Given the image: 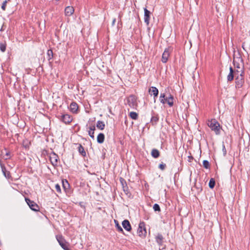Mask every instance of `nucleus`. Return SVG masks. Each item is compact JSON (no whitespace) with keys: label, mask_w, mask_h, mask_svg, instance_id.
<instances>
[{"label":"nucleus","mask_w":250,"mask_h":250,"mask_svg":"<svg viewBox=\"0 0 250 250\" xmlns=\"http://www.w3.org/2000/svg\"><path fill=\"white\" fill-rule=\"evenodd\" d=\"M207 125L212 131H214L216 135L220 133V125L219 123L215 119L208 120Z\"/></svg>","instance_id":"1"},{"label":"nucleus","mask_w":250,"mask_h":250,"mask_svg":"<svg viewBox=\"0 0 250 250\" xmlns=\"http://www.w3.org/2000/svg\"><path fill=\"white\" fill-rule=\"evenodd\" d=\"M56 237L60 245L64 250H70L69 244L62 235H56Z\"/></svg>","instance_id":"2"},{"label":"nucleus","mask_w":250,"mask_h":250,"mask_svg":"<svg viewBox=\"0 0 250 250\" xmlns=\"http://www.w3.org/2000/svg\"><path fill=\"white\" fill-rule=\"evenodd\" d=\"M137 233L139 236L142 237L145 236L146 234V230L145 228V224L143 222L139 223V227L137 230Z\"/></svg>","instance_id":"3"},{"label":"nucleus","mask_w":250,"mask_h":250,"mask_svg":"<svg viewBox=\"0 0 250 250\" xmlns=\"http://www.w3.org/2000/svg\"><path fill=\"white\" fill-rule=\"evenodd\" d=\"M25 200L31 209L35 211H39V206L35 202L27 198H25Z\"/></svg>","instance_id":"4"},{"label":"nucleus","mask_w":250,"mask_h":250,"mask_svg":"<svg viewBox=\"0 0 250 250\" xmlns=\"http://www.w3.org/2000/svg\"><path fill=\"white\" fill-rule=\"evenodd\" d=\"M58 118L65 124H69L73 121L72 117L68 114H62Z\"/></svg>","instance_id":"5"},{"label":"nucleus","mask_w":250,"mask_h":250,"mask_svg":"<svg viewBox=\"0 0 250 250\" xmlns=\"http://www.w3.org/2000/svg\"><path fill=\"white\" fill-rule=\"evenodd\" d=\"M49 159L53 166H57L58 165L59 157L55 153L53 152L50 154Z\"/></svg>","instance_id":"6"},{"label":"nucleus","mask_w":250,"mask_h":250,"mask_svg":"<svg viewBox=\"0 0 250 250\" xmlns=\"http://www.w3.org/2000/svg\"><path fill=\"white\" fill-rule=\"evenodd\" d=\"M170 49L167 48L165 49L162 57V62L163 63H166L168 60V57L170 55Z\"/></svg>","instance_id":"7"},{"label":"nucleus","mask_w":250,"mask_h":250,"mask_svg":"<svg viewBox=\"0 0 250 250\" xmlns=\"http://www.w3.org/2000/svg\"><path fill=\"white\" fill-rule=\"evenodd\" d=\"M244 72H242L239 76H237V77L236 78V85L238 88H240L242 86L244 82V76H243Z\"/></svg>","instance_id":"8"},{"label":"nucleus","mask_w":250,"mask_h":250,"mask_svg":"<svg viewBox=\"0 0 250 250\" xmlns=\"http://www.w3.org/2000/svg\"><path fill=\"white\" fill-rule=\"evenodd\" d=\"M144 21L146 24L148 25L149 23L150 15L151 13L146 9V8H144Z\"/></svg>","instance_id":"9"},{"label":"nucleus","mask_w":250,"mask_h":250,"mask_svg":"<svg viewBox=\"0 0 250 250\" xmlns=\"http://www.w3.org/2000/svg\"><path fill=\"white\" fill-rule=\"evenodd\" d=\"M127 103L130 107L134 108L136 105L135 97L133 95L129 96L127 99Z\"/></svg>","instance_id":"10"},{"label":"nucleus","mask_w":250,"mask_h":250,"mask_svg":"<svg viewBox=\"0 0 250 250\" xmlns=\"http://www.w3.org/2000/svg\"><path fill=\"white\" fill-rule=\"evenodd\" d=\"M159 121V116L157 114L155 113L154 111L152 112V116L151 118L150 122L152 125H155L157 124Z\"/></svg>","instance_id":"11"},{"label":"nucleus","mask_w":250,"mask_h":250,"mask_svg":"<svg viewBox=\"0 0 250 250\" xmlns=\"http://www.w3.org/2000/svg\"><path fill=\"white\" fill-rule=\"evenodd\" d=\"M71 112L73 113H77L78 110V105L76 102H72L69 106Z\"/></svg>","instance_id":"12"},{"label":"nucleus","mask_w":250,"mask_h":250,"mask_svg":"<svg viewBox=\"0 0 250 250\" xmlns=\"http://www.w3.org/2000/svg\"><path fill=\"white\" fill-rule=\"evenodd\" d=\"M74 12V9L72 6H67L64 10L65 15L66 16H71Z\"/></svg>","instance_id":"13"},{"label":"nucleus","mask_w":250,"mask_h":250,"mask_svg":"<svg viewBox=\"0 0 250 250\" xmlns=\"http://www.w3.org/2000/svg\"><path fill=\"white\" fill-rule=\"evenodd\" d=\"M164 238L161 234L158 233L155 237L156 242L159 246H162L164 243Z\"/></svg>","instance_id":"14"},{"label":"nucleus","mask_w":250,"mask_h":250,"mask_svg":"<svg viewBox=\"0 0 250 250\" xmlns=\"http://www.w3.org/2000/svg\"><path fill=\"white\" fill-rule=\"evenodd\" d=\"M122 226L123 228L127 231H130L131 227L128 220H125L122 222Z\"/></svg>","instance_id":"15"},{"label":"nucleus","mask_w":250,"mask_h":250,"mask_svg":"<svg viewBox=\"0 0 250 250\" xmlns=\"http://www.w3.org/2000/svg\"><path fill=\"white\" fill-rule=\"evenodd\" d=\"M173 96L169 94V96L166 98V103H167L170 107L173 105Z\"/></svg>","instance_id":"16"},{"label":"nucleus","mask_w":250,"mask_h":250,"mask_svg":"<svg viewBox=\"0 0 250 250\" xmlns=\"http://www.w3.org/2000/svg\"><path fill=\"white\" fill-rule=\"evenodd\" d=\"M95 126L94 125H92L89 127L88 134L91 138L94 139V130Z\"/></svg>","instance_id":"17"},{"label":"nucleus","mask_w":250,"mask_h":250,"mask_svg":"<svg viewBox=\"0 0 250 250\" xmlns=\"http://www.w3.org/2000/svg\"><path fill=\"white\" fill-rule=\"evenodd\" d=\"M238 56H239L237 57H235V56H234L233 61V63L234 65L235 66H236V67H237V68H239L238 62H242V59L240 56V55L239 54H238Z\"/></svg>","instance_id":"18"},{"label":"nucleus","mask_w":250,"mask_h":250,"mask_svg":"<svg viewBox=\"0 0 250 250\" xmlns=\"http://www.w3.org/2000/svg\"><path fill=\"white\" fill-rule=\"evenodd\" d=\"M149 93H151V94H152L154 97H156L158 95L159 91L156 87L151 86L149 89Z\"/></svg>","instance_id":"19"},{"label":"nucleus","mask_w":250,"mask_h":250,"mask_svg":"<svg viewBox=\"0 0 250 250\" xmlns=\"http://www.w3.org/2000/svg\"><path fill=\"white\" fill-rule=\"evenodd\" d=\"M0 165L2 169V171L4 176L7 179L10 178V177H11L10 172L6 169L5 167L3 165H2V164H0Z\"/></svg>","instance_id":"20"},{"label":"nucleus","mask_w":250,"mask_h":250,"mask_svg":"<svg viewBox=\"0 0 250 250\" xmlns=\"http://www.w3.org/2000/svg\"><path fill=\"white\" fill-rule=\"evenodd\" d=\"M233 69L232 67H229V73L227 76V80L228 81H232L234 78Z\"/></svg>","instance_id":"21"},{"label":"nucleus","mask_w":250,"mask_h":250,"mask_svg":"<svg viewBox=\"0 0 250 250\" xmlns=\"http://www.w3.org/2000/svg\"><path fill=\"white\" fill-rule=\"evenodd\" d=\"M104 135L103 133L98 134L97 138V142L99 144H102L104 141Z\"/></svg>","instance_id":"22"},{"label":"nucleus","mask_w":250,"mask_h":250,"mask_svg":"<svg viewBox=\"0 0 250 250\" xmlns=\"http://www.w3.org/2000/svg\"><path fill=\"white\" fill-rule=\"evenodd\" d=\"M151 154V156L154 158H157L160 156V152L157 149H153Z\"/></svg>","instance_id":"23"},{"label":"nucleus","mask_w":250,"mask_h":250,"mask_svg":"<svg viewBox=\"0 0 250 250\" xmlns=\"http://www.w3.org/2000/svg\"><path fill=\"white\" fill-rule=\"evenodd\" d=\"M96 126L100 130H104L105 127V124L103 121H98L97 123Z\"/></svg>","instance_id":"24"},{"label":"nucleus","mask_w":250,"mask_h":250,"mask_svg":"<svg viewBox=\"0 0 250 250\" xmlns=\"http://www.w3.org/2000/svg\"><path fill=\"white\" fill-rule=\"evenodd\" d=\"M78 151L82 156H85L86 155V152L84 150V147L81 144L79 145Z\"/></svg>","instance_id":"25"},{"label":"nucleus","mask_w":250,"mask_h":250,"mask_svg":"<svg viewBox=\"0 0 250 250\" xmlns=\"http://www.w3.org/2000/svg\"><path fill=\"white\" fill-rule=\"evenodd\" d=\"M114 222H115V226H116L118 231L119 232L123 233L124 232V230H123L122 228L121 227V226L119 225L118 221L116 220H114Z\"/></svg>","instance_id":"26"},{"label":"nucleus","mask_w":250,"mask_h":250,"mask_svg":"<svg viewBox=\"0 0 250 250\" xmlns=\"http://www.w3.org/2000/svg\"><path fill=\"white\" fill-rule=\"evenodd\" d=\"M129 117L133 120H137L138 118V114L135 112H131L129 113Z\"/></svg>","instance_id":"27"},{"label":"nucleus","mask_w":250,"mask_h":250,"mask_svg":"<svg viewBox=\"0 0 250 250\" xmlns=\"http://www.w3.org/2000/svg\"><path fill=\"white\" fill-rule=\"evenodd\" d=\"M6 43L5 42H0V50L2 52H4L6 50Z\"/></svg>","instance_id":"28"},{"label":"nucleus","mask_w":250,"mask_h":250,"mask_svg":"<svg viewBox=\"0 0 250 250\" xmlns=\"http://www.w3.org/2000/svg\"><path fill=\"white\" fill-rule=\"evenodd\" d=\"M166 97V95L165 93H161L160 94V102L161 103H162L163 104H166V98H165Z\"/></svg>","instance_id":"29"},{"label":"nucleus","mask_w":250,"mask_h":250,"mask_svg":"<svg viewBox=\"0 0 250 250\" xmlns=\"http://www.w3.org/2000/svg\"><path fill=\"white\" fill-rule=\"evenodd\" d=\"M47 59L49 61L52 59L53 57V53L52 50L49 49L47 52Z\"/></svg>","instance_id":"30"},{"label":"nucleus","mask_w":250,"mask_h":250,"mask_svg":"<svg viewBox=\"0 0 250 250\" xmlns=\"http://www.w3.org/2000/svg\"><path fill=\"white\" fill-rule=\"evenodd\" d=\"M215 180L213 178H211L209 182V184H208L209 187L210 188H213L215 186Z\"/></svg>","instance_id":"31"},{"label":"nucleus","mask_w":250,"mask_h":250,"mask_svg":"<svg viewBox=\"0 0 250 250\" xmlns=\"http://www.w3.org/2000/svg\"><path fill=\"white\" fill-rule=\"evenodd\" d=\"M10 1V0H5L3 2V3H2L1 7V8L2 9V10L3 11H5L7 3H8V1Z\"/></svg>","instance_id":"32"},{"label":"nucleus","mask_w":250,"mask_h":250,"mask_svg":"<svg viewBox=\"0 0 250 250\" xmlns=\"http://www.w3.org/2000/svg\"><path fill=\"white\" fill-rule=\"evenodd\" d=\"M153 208L155 211H158V212L161 211L160 207L159 205L157 204H155L153 205Z\"/></svg>","instance_id":"33"},{"label":"nucleus","mask_w":250,"mask_h":250,"mask_svg":"<svg viewBox=\"0 0 250 250\" xmlns=\"http://www.w3.org/2000/svg\"><path fill=\"white\" fill-rule=\"evenodd\" d=\"M203 165L205 168L207 169L209 167V164L208 161L207 160H204L203 162Z\"/></svg>","instance_id":"34"},{"label":"nucleus","mask_w":250,"mask_h":250,"mask_svg":"<svg viewBox=\"0 0 250 250\" xmlns=\"http://www.w3.org/2000/svg\"><path fill=\"white\" fill-rule=\"evenodd\" d=\"M62 186L64 189H67V188L69 187V184L66 180L65 182L62 181Z\"/></svg>","instance_id":"35"},{"label":"nucleus","mask_w":250,"mask_h":250,"mask_svg":"<svg viewBox=\"0 0 250 250\" xmlns=\"http://www.w3.org/2000/svg\"><path fill=\"white\" fill-rule=\"evenodd\" d=\"M166 165L165 164H164L163 163H162L159 166V168L162 170H164L166 168Z\"/></svg>","instance_id":"36"},{"label":"nucleus","mask_w":250,"mask_h":250,"mask_svg":"<svg viewBox=\"0 0 250 250\" xmlns=\"http://www.w3.org/2000/svg\"><path fill=\"white\" fill-rule=\"evenodd\" d=\"M55 188L56 190L58 192H59V193H61V187H60V186L58 184L55 185Z\"/></svg>","instance_id":"37"},{"label":"nucleus","mask_w":250,"mask_h":250,"mask_svg":"<svg viewBox=\"0 0 250 250\" xmlns=\"http://www.w3.org/2000/svg\"><path fill=\"white\" fill-rule=\"evenodd\" d=\"M223 151L224 155H225L227 153V150H226V149L225 148L224 145H223Z\"/></svg>","instance_id":"38"},{"label":"nucleus","mask_w":250,"mask_h":250,"mask_svg":"<svg viewBox=\"0 0 250 250\" xmlns=\"http://www.w3.org/2000/svg\"><path fill=\"white\" fill-rule=\"evenodd\" d=\"M6 157L5 158V159H9L10 157H9V156H10V153L9 152H7L6 153V154H5Z\"/></svg>","instance_id":"39"},{"label":"nucleus","mask_w":250,"mask_h":250,"mask_svg":"<svg viewBox=\"0 0 250 250\" xmlns=\"http://www.w3.org/2000/svg\"><path fill=\"white\" fill-rule=\"evenodd\" d=\"M3 26H4L3 25L2 26V27H1V29H0V31H3Z\"/></svg>","instance_id":"40"},{"label":"nucleus","mask_w":250,"mask_h":250,"mask_svg":"<svg viewBox=\"0 0 250 250\" xmlns=\"http://www.w3.org/2000/svg\"><path fill=\"white\" fill-rule=\"evenodd\" d=\"M116 21V19H114L113 20V24H114L115 22Z\"/></svg>","instance_id":"41"}]
</instances>
